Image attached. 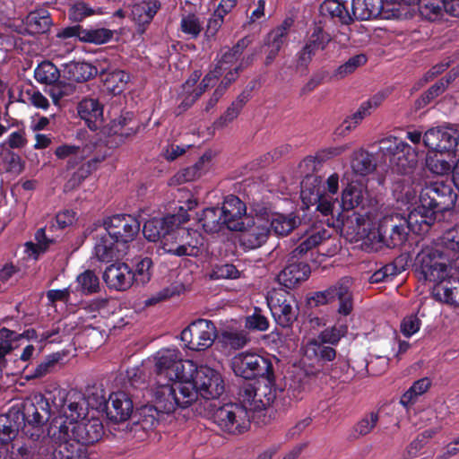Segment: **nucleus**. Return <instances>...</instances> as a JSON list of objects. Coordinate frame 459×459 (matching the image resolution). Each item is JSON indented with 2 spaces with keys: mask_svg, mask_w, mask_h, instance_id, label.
Listing matches in <instances>:
<instances>
[{
  "mask_svg": "<svg viewBox=\"0 0 459 459\" xmlns=\"http://www.w3.org/2000/svg\"><path fill=\"white\" fill-rule=\"evenodd\" d=\"M153 385L154 404L143 405L134 412L137 424L144 430L156 428L165 414L173 413L177 408H187L194 403L193 385L184 380L155 379Z\"/></svg>",
  "mask_w": 459,
  "mask_h": 459,
  "instance_id": "nucleus-1",
  "label": "nucleus"
},
{
  "mask_svg": "<svg viewBox=\"0 0 459 459\" xmlns=\"http://www.w3.org/2000/svg\"><path fill=\"white\" fill-rule=\"evenodd\" d=\"M105 233L100 235L94 246L96 258L110 263L125 255L140 232V221L131 214L119 213L102 220Z\"/></svg>",
  "mask_w": 459,
  "mask_h": 459,
  "instance_id": "nucleus-2",
  "label": "nucleus"
},
{
  "mask_svg": "<svg viewBox=\"0 0 459 459\" xmlns=\"http://www.w3.org/2000/svg\"><path fill=\"white\" fill-rule=\"evenodd\" d=\"M456 200L457 194L451 184L436 181L421 188L419 202L413 209L429 229L435 223L437 215L452 210Z\"/></svg>",
  "mask_w": 459,
  "mask_h": 459,
  "instance_id": "nucleus-3",
  "label": "nucleus"
},
{
  "mask_svg": "<svg viewBox=\"0 0 459 459\" xmlns=\"http://www.w3.org/2000/svg\"><path fill=\"white\" fill-rule=\"evenodd\" d=\"M410 231L423 234L429 231L424 221L412 209L407 215L392 212L385 215L378 223L379 240L389 248L401 247L407 240Z\"/></svg>",
  "mask_w": 459,
  "mask_h": 459,
  "instance_id": "nucleus-4",
  "label": "nucleus"
},
{
  "mask_svg": "<svg viewBox=\"0 0 459 459\" xmlns=\"http://www.w3.org/2000/svg\"><path fill=\"white\" fill-rule=\"evenodd\" d=\"M48 397L41 393L32 394L22 403V410L14 411V418L22 421V431L27 438L37 440L47 437L45 435V424L48 421L51 412Z\"/></svg>",
  "mask_w": 459,
  "mask_h": 459,
  "instance_id": "nucleus-5",
  "label": "nucleus"
},
{
  "mask_svg": "<svg viewBox=\"0 0 459 459\" xmlns=\"http://www.w3.org/2000/svg\"><path fill=\"white\" fill-rule=\"evenodd\" d=\"M274 359L275 357L270 354L241 351L232 357L230 368L236 377L245 380L273 381L275 375Z\"/></svg>",
  "mask_w": 459,
  "mask_h": 459,
  "instance_id": "nucleus-6",
  "label": "nucleus"
},
{
  "mask_svg": "<svg viewBox=\"0 0 459 459\" xmlns=\"http://www.w3.org/2000/svg\"><path fill=\"white\" fill-rule=\"evenodd\" d=\"M379 144V152L388 160L394 173L403 176L413 174L419 160V151L416 147L396 137L382 139Z\"/></svg>",
  "mask_w": 459,
  "mask_h": 459,
  "instance_id": "nucleus-7",
  "label": "nucleus"
},
{
  "mask_svg": "<svg viewBox=\"0 0 459 459\" xmlns=\"http://www.w3.org/2000/svg\"><path fill=\"white\" fill-rule=\"evenodd\" d=\"M449 254L438 247H425L416 255L413 263L414 273L420 281L434 284L451 273Z\"/></svg>",
  "mask_w": 459,
  "mask_h": 459,
  "instance_id": "nucleus-8",
  "label": "nucleus"
},
{
  "mask_svg": "<svg viewBox=\"0 0 459 459\" xmlns=\"http://www.w3.org/2000/svg\"><path fill=\"white\" fill-rule=\"evenodd\" d=\"M351 279L342 277L325 290L312 292L307 298L309 307H318L338 301L337 313L347 316L353 310V294L351 290Z\"/></svg>",
  "mask_w": 459,
  "mask_h": 459,
  "instance_id": "nucleus-9",
  "label": "nucleus"
},
{
  "mask_svg": "<svg viewBox=\"0 0 459 459\" xmlns=\"http://www.w3.org/2000/svg\"><path fill=\"white\" fill-rule=\"evenodd\" d=\"M212 413V420L218 428L231 435H239L246 432L252 420V415L244 403H228L217 407L215 403Z\"/></svg>",
  "mask_w": 459,
  "mask_h": 459,
  "instance_id": "nucleus-10",
  "label": "nucleus"
},
{
  "mask_svg": "<svg viewBox=\"0 0 459 459\" xmlns=\"http://www.w3.org/2000/svg\"><path fill=\"white\" fill-rule=\"evenodd\" d=\"M277 389L275 386V377L273 381H264L257 387L248 386L239 390L238 401L247 405V410L252 415V420L257 422L261 421L266 424L265 411L276 399Z\"/></svg>",
  "mask_w": 459,
  "mask_h": 459,
  "instance_id": "nucleus-11",
  "label": "nucleus"
},
{
  "mask_svg": "<svg viewBox=\"0 0 459 459\" xmlns=\"http://www.w3.org/2000/svg\"><path fill=\"white\" fill-rule=\"evenodd\" d=\"M184 382L192 384L195 392L194 402L198 396L205 400H215L223 394L225 389L221 375L207 366L197 368L195 376L188 373V377H186Z\"/></svg>",
  "mask_w": 459,
  "mask_h": 459,
  "instance_id": "nucleus-12",
  "label": "nucleus"
},
{
  "mask_svg": "<svg viewBox=\"0 0 459 459\" xmlns=\"http://www.w3.org/2000/svg\"><path fill=\"white\" fill-rule=\"evenodd\" d=\"M267 304L275 323L282 328H290L297 321L299 307L293 294L285 290H273L267 297Z\"/></svg>",
  "mask_w": 459,
  "mask_h": 459,
  "instance_id": "nucleus-13",
  "label": "nucleus"
},
{
  "mask_svg": "<svg viewBox=\"0 0 459 459\" xmlns=\"http://www.w3.org/2000/svg\"><path fill=\"white\" fill-rule=\"evenodd\" d=\"M331 40V35L323 27L315 26L307 36L302 48L295 54V70L301 74H307L316 52L325 50Z\"/></svg>",
  "mask_w": 459,
  "mask_h": 459,
  "instance_id": "nucleus-14",
  "label": "nucleus"
},
{
  "mask_svg": "<svg viewBox=\"0 0 459 459\" xmlns=\"http://www.w3.org/2000/svg\"><path fill=\"white\" fill-rule=\"evenodd\" d=\"M459 127L446 124L427 130L423 135L424 145L431 151L446 153L447 157L457 158V136Z\"/></svg>",
  "mask_w": 459,
  "mask_h": 459,
  "instance_id": "nucleus-15",
  "label": "nucleus"
},
{
  "mask_svg": "<svg viewBox=\"0 0 459 459\" xmlns=\"http://www.w3.org/2000/svg\"><path fill=\"white\" fill-rule=\"evenodd\" d=\"M52 403L69 424L77 423L88 413V402L84 394L74 389L68 392L59 390L57 398L52 394Z\"/></svg>",
  "mask_w": 459,
  "mask_h": 459,
  "instance_id": "nucleus-16",
  "label": "nucleus"
},
{
  "mask_svg": "<svg viewBox=\"0 0 459 459\" xmlns=\"http://www.w3.org/2000/svg\"><path fill=\"white\" fill-rule=\"evenodd\" d=\"M115 30L82 23L66 26L58 30L56 37L61 39H74L82 43L102 45L109 42L114 38Z\"/></svg>",
  "mask_w": 459,
  "mask_h": 459,
  "instance_id": "nucleus-17",
  "label": "nucleus"
},
{
  "mask_svg": "<svg viewBox=\"0 0 459 459\" xmlns=\"http://www.w3.org/2000/svg\"><path fill=\"white\" fill-rule=\"evenodd\" d=\"M156 379L163 381L184 380L188 377L185 371L184 361L180 358V352L175 349H167L158 352L155 358Z\"/></svg>",
  "mask_w": 459,
  "mask_h": 459,
  "instance_id": "nucleus-18",
  "label": "nucleus"
},
{
  "mask_svg": "<svg viewBox=\"0 0 459 459\" xmlns=\"http://www.w3.org/2000/svg\"><path fill=\"white\" fill-rule=\"evenodd\" d=\"M309 180L310 178H307L301 183V197L303 202L316 205V210L325 216L333 215L335 205L340 204L338 198H333L326 194L325 190H321L316 178H313L312 187L308 186Z\"/></svg>",
  "mask_w": 459,
  "mask_h": 459,
  "instance_id": "nucleus-19",
  "label": "nucleus"
},
{
  "mask_svg": "<svg viewBox=\"0 0 459 459\" xmlns=\"http://www.w3.org/2000/svg\"><path fill=\"white\" fill-rule=\"evenodd\" d=\"M239 231V244L246 250L256 249L264 245L270 236V227L268 221H261L260 219L252 220V224L247 222L241 224Z\"/></svg>",
  "mask_w": 459,
  "mask_h": 459,
  "instance_id": "nucleus-20",
  "label": "nucleus"
},
{
  "mask_svg": "<svg viewBox=\"0 0 459 459\" xmlns=\"http://www.w3.org/2000/svg\"><path fill=\"white\" fill-rule=\"evenodd\" d=\"M294 23L292 18L287 17L282 22L271 30L264 39V47L267 48L264 65L269 66L278 56L281 48L287 44L290 30Z\"/></svg>",
  "mask_w": 459,
  "mask_h": 459,
  "instance_id": "nucleus-21",
  "label": "nucleus"
},
{
  "mask_svg": "<svg viewBox=\"0 0 459 459\" xmlns=\"http://www.w3.org/2000/svg\"><path fill=\"white\" fill-rule=\"evenodd\" d=\"M132 396L124 391L114 392L105 402L108 419L115 423L124 422L130 419L134 412Z\"/></svg>",
  "mask_w": 459,
  "mask_h": 459,
  "instance_id": "nucleus-22",
  "label": "nucleus"
},
{
  "mask_svg": "<svg viewBox=\"0 0 459 459\" xmlns=\"http://www.w3.org/2000/svg\"><path fill=\"white\" fill-rule=\"evenodd\" d=\"M310 273L311 270L307 262L299 260V258H292L291 255L288 264L277 275V281L286 289L292 290L307 280Z\"/></svg>",
  "mask_w": 459,
  "mask_h": 459,
  "instance_id": "nucleus-23",
  "label": "nucleus"
},
{
  "mask_svg": "<svg viewBox=\"0 0 459 459\" xmlns=\"http://www.w3.org/2000/svg\"><path fill=\"white\" fill-rule=\"evenodd\" d=\"M103 435L104 426L98 418H91L85 422H77L72 429L73 440L85 448L99 442Z\"/></svg>",
  "mask_w": 459,
  "mask_h": 459,
  "instance_id": "nucleus-24",
  "label": "nucleus"
},
{
  "mask_svg": "<svg viewBox=\"0 0 459 459\" xmlns=\"http://www.w3.org/2000/svg\"><path fill=\"white\" fill-rule=\"evenodd\" d=\"M226 229L237 230L241 229L243 217L247 214V206L237 195H230L224 198L221 207H220Z\"/></svg>",
  "mask_w": 459,
  "mask_h": 459,
  "instance_id": "nucleus-25",
  "label": "nucleus"
},
{
  "mask_svg": "<svg viewBox=\"0 0 459 459\" xmlns=\"http://www.w3.org/2000/svg\"><path fill=\"white\" fill-rule=\"evenodd\" d=\"M103 280L109 289L123 291L134 284L131 267L126 263H115L106 268Z\"/></svg>",
  "mask_w": 459,
  "mask_h": 459,
  "instance_id": "nucleus-26",
  "label": "nucleus"
},
{
  "mask_svg": "<svg viewBox=\"0 0 459 459\" xmlns=\"http://www.w3.org/2000/svg\"><path fill=\"white\" fill-rule=\"evenodd\" d=\"M99 70L98 75L106 91L113 95H118L125 90L129 80V75L125 71L113 68L106 60L102 61Z\"/></svg>",
  "mask_w": 459,
  "mask_h": 459,
  "instance_id": "nucleus-27",
  "label": "nucleus"
},
{
  "mask_svg": "<svg viewBox=\"0 0 459 459\" xmlns=\"http://www.w3.org/2000/svg\"><path fill=\"white\" fill-rule=\"evenodd\" d=\"M175 216L174 223L168 224V229L165 230L163 238H161V248L165 253L174 255V250L177 246L181 242V230L185 228L181 227L183 223L189 221V214L186 213V209L179 208L178 212L172 213Z\"/></svg>",
  "mask_w": 459,
  "mask_h": 459,
  "instance_id": "nucleus-28",
  "label": "nucleus"
},
{
  "mask_svg": "<svg viewBox=\"0 0 459 459\" xmlns=\"http://www.w3.org/2000/svg\"><path fill=\"white\" fill-rule=\"evenodd\" d=\"M79 117L91 131L100 129L103 123V106L97 99L84 98L77 106Z\"/></svg>",
  "mask_w": 459,
  "mask_h": 459,
  "instance_id": "nucleus-29",
  "label": "nucleus"
},
{
  "mask_svg": "<svg viewBox=\"0 0 459 459\" xmlns=\"http://www.w3.org/2000/svg\"><path fill=\"white\" fill-rule=\"evenodd\" d=\"M384 99L385 97L383 94L377 93L366 101H363L357 111L344 119L341 126V134L351 132L356 128V126L359 125L366 117L369 116L373 110L380 106Z\"/></svg>",
  "mask_w": 459,
  "mask_h": 459,
  "instance_id": "nucleus-30",
  "label": "nucleus"
},
{
  "mask_svg": "<svg viewBox=\"0 0 459 459\" xmlns=\"http://www.w3.org/2000/svg\"><path fill=\"white\" fill-rule=\"evenodd\" d=\"M443 10L459 17V0H422L420 16L429 21L438 19Z\"/></svg>",
  "mask_w": 459,
  "mask_h": 459,
  "instance_id": "nucleus-31",
  "label": "nucleus"
},
{
  "mask_svg": "<svg viewBox=\"0 0 459 459\" xmlns=\"http://www.w3.org/2000/svg\"><path fill=\"white\" fill-rule=\"evenodd\" d=\"M432 296L440 302L459 306V278L450 274L434 284Z\"/></svg>",
  "mask_w": 459,
  "mask_h": 459,
  "instance_id": "nucleus-32",
  "label": "nucleus"
},
{
  "mask_svg": "<svg viewBox=\"0 0 459 459\" xmlns=\"http://www.w3.org/2000/svg\"><path fill=\"white\" fill-rule=\"evenodd\" d=\"M51 445L48 437L28 438L17 448L16 459H50Z\"/></svg>",
  "mask_w": 459,
  "mask_h": 459,
  "instance_id": "nucleus-33",
  "label": "nucleus"
},
{
  "mask_svg": "<svg viewBox=\"0 0 459 459\" xmlns=\"http://www.w3.org/2000/svg\"><path fill=\"white\" fill-rule=\"evenodd\" d=\"M254 90V85L250 88L246 87L242 92L236 98L234 101L228 107L225 112L217 118L213 126L215 129L222 128L231 123L238 117L244 106L251 98V92Z\"/></svg>",
  "mask_w": 459,
  "mask_h": 459,
  "instance_id": "nucleus-34",
  "label": "nucleus"
},
{
  "mask_svg": "<svg viewBox=\"0 0 459 459\" xmlns=\"http://www.w3.org/2000/svg\"><path fill=\"white\" fill-rule=\"evenodd\" d=\"M181 242L174 250L176 256H197L203 245V238L197 231H191L188 229L181 230Z\"/></svg>",
  "mask_w": 459,
  "mask_h": 459,
  "instance_id": "nucleus-35",
  "label": "nucleus"
},
{
  "mask_svg": "<svg viewBox=\"0 0 459 459\" xmlns=\"http://www.w3.org/2000/svg\"><path fill=\"white\" fill-rule=\"evenodd\" d=\"M91 145L62 144L55 150V155L61 160L68 159L67 167L73 169L82 161L91 152Z\"/></svg>",
  "mask_w": 459,
  "mask_h": 459,
  "instance_id": "nucleus-36",
  "label": "nucleus"
},
{
  "mask_svg": "<svg viewBox=\"0 0 459 459\" xmlns=\"http://www.w3.org/2000/svg\"><path fill=\"white\" fill-rule=\"evenodd\" d=\"M101 63L102 62H98L96 65H92L87 62H71L66 65L65 74L68 80L76 82H87L93 76L99 74V68H100Z\"/></svg>",
  "mask_w": 459,
  "mask_h": 459,
  "instance_id": "nucleus-37",
  "label": "nucleus"
},
{
  "mask_svg": "<svg viewBox=\"0 0 459 459\" xmlns=\"http://www.w3.org/2000/svg\"><path fill=\"white\" fill-rule=\"evenodd\" d=\"M248 342V334L244 330L224 329L217 336V343L225 351L242 349Z\"/></svg>",
  "mask_w": 459,
  "mask_h": 459,
  "instance_id": "nucleus-38",
  "label": "nucleus"
},
{
  "mask_svg": "<svg viewBox=\"0 0 459 459\" xmlns=\"http://www.w3.org/2000/svg\"><path fill=\"white\" fill-rule=\"evenodd\" d=\"M175 216L167 214L162 218H152L144 222L143 227V234L144 238L151 242L161 241L168 224L174 223Z\"/></svg>",
  "mask_w": 459,
  "mask_h": 459,
  "instance_id": "nucleus-39",
  "label": "nucleus"
},
{
  "mask_svg": "<svg viewBox=\"0 0 459 459\" xmlns=\"http://www.w3.org/2000/svg\"><path fill=\"white\" fill-rule=\"evenodd\" d=\"M457 160V158L447 157L446 153L429 150L426 158V165L434 174L447 175L450 172L453 173V168Z\"/></svg>",
  "mask_w": 459,
  "mask_h": 459,
  "instance_id": "nucleus-40",
  "label": "nucleus"
},
{
  "mask_svg": "<svg viewBox=\"0 0 459 459\" xmlns=\"http://www.w3.org/2000/svg\"><path fill=\"white\" fill-rule=\"evenodd\" d=\"M199 223L206 233H218L226 229L224 218L220 207H208L203 210L198 218Z\"/></svg>",
  "mask_w": 459,
  "mask_h": 459,
  "instance_id": "nucleus-41",
  "label": "nucleus"
},
{
  "mask_svg": "<svg viewBox=\"0 0 459 459\" xmlns=\"http://www.w3.org/2000/svg\"><path fill=\"white\" fill-rule=\"evenodd\" d=\"M365 190L362 185L351 182L342 190V199L339 207L342 211H351L360 205L364 202Z\"/></svg>",
  "mask_w": 459,
  "mask_h": 459,
  "instance_id": "nucleus-42",
  "label": "nucleus"
},
{
  "mask_svg": "<svg viewBox=\"0 0 459 459\" xmlns=\"http://www.w3.org/2000/svg\"><path fill=\"white\" fill-rule=\"evenodd\" d=\"M300 223L299 217L295 213L290 214L276 213L269 221L270 231L278 236L289 235Z\"/></svg>",
  "mask_w": 459,
  "mask_h": 459,
  "instance_id": "nucleus-43",
  "label": "nucleus"
},
{
  "mask_svg": "<svg viewBox=\"0 0 459 459\" xmlns=\"http://www.w3.org/2000/svg\"><path fill=\"white\" fill-rule=\"evenodd\" d=\"M319 11L321 15L336 18L342 24H350L353 21L345 4L338 0H325Z\"/></svg>",
  "mask_w": 459,
  "mask_h": 459,
  "instance_id": "nucleus-44",
  "label": "nucleus"
},
{
  "mask_svg": "<svg viewBox=\"0 0 459 459\" xmlns=\"http://www.w3.org/2000/svg\"><path fill=\"white\" fill-rule=\"evenodd\" d=\"M25 24L30 34H42L48 31L52 21L48 11L40 10L30 12L26 17Z\"/></svg>",
  "mask_w": 459,
  "mask_h": 459,
  "instance_id": "nucleus-45",
  "label": "nucleus"
},
{
  "mask_svg": "<svg viewBox=\"0 0 459 459\" xmlns=\"http://www.w3.org/2000/svg\"><path fill=\"white\" fill-rule=\"evenodd\" d=\"M379 421L378 411L365 413L352 427L350 438L356 440L369 434Z\"/></svg>",
  "mask_w": 459,
  "mask_h": 459,
  "instance_id": "nucleus-46",
  "label": "nucleus"
},
{
  "mask_svg": "<svg viewBox=\"0 0 459 459\" xmlns=\"http://www.w3.org/2000/svg\"><path fill=\"white\" fill-rule=\"evenodd\" d=\"M22 429V421L14 418V411L0 417V444L5 445L13 440Z\"/></svg>",
  "mask_w": 459,
  "mask_h": 459,
  "instance_id": "nucleus-47",
  "label": "nucleus"
},
{
  "mask_svg": "<svg viewBox=\"0 0 459 459\" xmlns=\"http://www.w3.org/2000/svg\"><path fill=\"white\" fill-rule=\"evenodd\" d=\"M351 168L357 175H369L377 168L375 156L365 150L355 152L351 160Z\"/></svg>",
  "mask_w": 459,
  "mask_h": 459,
  "instance_id": "nucleus-48",
  "label": "nucleus"
},
{
  "mask_svg": "<svg viewBox=\"0 0 459 459\" xmlns=\"http://www.w3.org/2000/svg\"><path fill=\"white\" fill-rule=\"evenodd\" d=\"M66 421L62 420V418L55 419L51 422L46 437L49 439V442L52 439L60 445L69 444L68 442L73 440L72 429Z\"/></svg>",
  "mask_w": 459,
  "mask_h": 459,
  "instance_id": "nucleus-49",
  "label": "nucleus"
},
{
  "mask_svg": "<svg viewBox=\"0 0 459 459\" xmlns=\"http://www.w3.org/2000/svg\"><path fill=\"white\" fill-rule=\"evenodd\" d=\"M191 325V329L195 335H199L203 339L205 347H211L215 340H217V329L213 322L207 319H198Z\"/></svg>",
  "mask_w": 459,
  "mask_h": 459,
  "instance_id": "nucleus-50",
  "label": "nucleus"
},
{
  "mask_svg": "<svg viewBox=\"0 0 459 459\" xmlns=\"http://www.w3.org/2000/svg\"><path fill=\"white\" fill-rule=\"evenodd\" d=\"M59 77V69L50 61L41 62L34 70V78L39 83L51 85L57 82Z\"/></svg>",
  "mask_w": 459,
  "mask_h": 459,
  "instance_id": "nucleus-51",
  "label": "nucleus"
},
{
  "mask_svg": "<svg viewBox=\"0 0 459 459\" xmlns=\"http://www.w3.org/2000/svg\"><path fill=\"white\" fill-rule=\"evenodd\" d=\"M153 263L152 258L145 256L135 260L134 269L131 268V275L134 276V283L144 285L150 281L152 275Z\"/></svg>",
  "mask_w": 459,
  "mask_h": 459,
  "instance_id": "nucleus-52",
  "label": "nucleus"
},
{
  "mask_svg": "<svg viewBox=\"0 0 459 459\" xmlns=\"http://www.w3.org/2000/svg\"><path fill=\"white\" fill-rule=\"evenodd\" d=\"M77 290L83 295H91L100 290V279L94 271L85 270L76 277Z\"/></svg>",
  "mask_w": 459,
  "mask_h": 459,
  "instance_id": "nucleus-53",
  "label": "nucleus"
},
{
  "mask_svg": "<svg viewBox=\"0 0 459 459\" xmlns=\"http://www.w3.org/2000/svg\"><path fill=\"white\" fill-rule=\"evenodd\" d=\"M50 459H89L87 448L76 444H66L62 448H54L51 446Z\"/></svg>",
  "mask_w": 459,
  "mask_h": 459,
  "instance_id": "nucleus-54",
  "label": "nucleus"
},
{
  "mask_svg": "<svg viewBox=\"0 0 459 459\" xmlns=\"http://www.w3.org/2000/svg\"><path fill=\"white\" fill-rule=\"evenodd\" d=\"M160 8V3L158 0H150L134 6L133 15L140 24H149Z\"/></svg>",
  "mask_w": 459,
  "mask_h": 459,
  "instance_id": "nucleus-55",
  "label": "nucleus"
},
{
  "mask_svg": "<svg viewBox=\"0 0 459 459\" xmlns=\"http://www.w3.org/2000/svg\"><path fill=\"white\" fill-rule=\"evenodd\" d=\"M348 333L346 324L334 325L321 331L313 340L329 345H337Z\"/></svg>",
  "mask_w": 459,
  "mask_h": 459,
  "instance_id": "nucleus-56",
  "label": "nucleus"
},
{
  "mask_svg": "<svg viewBox=\"0 0 459 459\" xmlns=\"http://www.w3.org/2000/svg\"><path fill=\"white\" fill-rule=\"evenodd\" d=\"M307 352H311L319 362H330L336 357V351L331 346L321 343L313 339L309 340L307 344Z\"/></svg>",
  "mask_w": 459,
  "mask_h": 459,
  "instance_id": "nucleus-57",
  "label": "nucleus"
},
{
  "mask_svg": "<svg viewBox=\"0 0 459 459\" xmlns=\"http://www.w3.org/2000/svg\"><path fill=\"white\" fill-rule=\"evenodd\" d=\"M209 160L210 156L204 154L194 165L180 169L176 175L177 180L179 183H184L200 178L203 174L204 163Z\"/></svg>",
  "mask_w": 459,
  "mask_h": 459,
  "instance_id": "nucleus-58",
  "label": "nucleus"
},
{
  "mask_svg": "<svg viewBox=\"0 0 459 459\" xmlns=\"http://www.w3.org/2000/svg\"><path fill=\"white\" fill-rule=\"evenodd\" d=\"M431 385V381L428 377L420 378L415 381L412 385L402 395L400 399L401 404L407 407L414 403L419 395L423 394Z\"/></svg>",
  "mask_w": 459,
  "mask_h": 459,
  "instance_id": "nucleus-59",
  "label": "nucleus"
},
{
  "mask_svg": "<svg viewBox=\"0 0 459 459\" xmlns=\"http://www.w3.org/2000/svg\"><path fill=\"white\" fill-rule=\"evenodd\" d=\"M61 359V355L52 353L47 355L30 373L28 379L41 378L53 371L57 362Z\"/></svg>",
  "mask_w": 459,
  "mask_h": 459,
  "instance_id": "nucleus-60",
  "label": "nucleus"
},
{
  "mask_svg": "<svg viewBox=\"0 0 459 459\" xmlns=\"http://www.w3.org/2000/svg\"><path fill=\"white\" fill-rule=\"evenodd\" d=\"M325 238V230L311 233L291 252L292 258H299L316 247Z\"/></svg>",
  "mask_w": 459,
  "mask_h": 459,
  "instance_id": "nucleus-61",
  "label": "nucleus"
},
{
  "mask_svg": "<svg viewBox=\"0 0 459 459\" xmlns=\"http://www.w3.org/2000/svg\"><path fill=\"white\" fill-rule=\"evenodd\" d=\"M14 336L15 331L7 327L0 328V366L6 364V356L15 348L13 343L17 342V340Z\"/></svg>",
  "mask_w": 459,
  "mask_h": 459,
  "instance_id": "nucleus-62",
  "label": "nucleus"
},
{
  "mask_svg": "<svg viewBox=\"0 0 459 459\" xmlns=\"http://www.w3.org/2000/svg\"><path fill=\"white\" fill-rule=\"evenodd\" d=\"M367 56L364 54L355 55L350 57L344 64L336 68L333 76L337 79H342L348 74H352L357 68L367 63Z\"/></svg>",
  "mask_w": 459,
  "mask_h": 459,
  "instance_id": "nucleus-63",
  "label": "nucleus"
},
{
  "mask_svg": "<svg viewBox=\"0 0 459 459\" xmlns=\"http://www.w3.org/2000/svg\"><path fill=\"white\" fill-rule=\"evenodd\" d=\"M441 247L445 253L450 251L455 255L459 253V227H454L443 234Z\"/></svg>",
  "mask_w": 459,
  "mask_h": 459,
  "instance_id": "nucleus-64",
  "label": "nucleus"
}]
</instances>
